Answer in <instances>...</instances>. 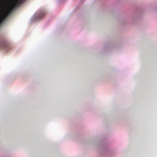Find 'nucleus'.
<instances>
[{"instance_id":"nucleus-2","label":"nucleus","mask_w":157,"mask_h":157,"mask_svg":"<svg viewBox=\"0 0 157 157\" xmlns=\"http://www.w3.org/2000/svg\"><path fill=\"white\" fill-rule=\"evenodd\" d=\"M23 0H13L11 5L13 6L10 7L11 10H13L14 8L18 6Z\"/></svg>"},{"instance_id":"nucleus-3","label":"nucleus","mask_w":157,"mask_h":157,"mask_svg":"<svg viewBox=\"0 0 157 157\" xmlns=\"http://www.w3.org/2000/svg\"><path fill=\"white\" fill-rule=\"evenodd\" d=\"M42 17H43V16L45 14V13H43V14L42 13Z\"/></svg>"},{"instance_id":"nucleus-1","label":"nucleus","mask_w":157,"mask_h":157,"mask_svg":"<svg viewBox=\"0 0 157 157\" xmlns=\"http://www.w3.org/2000/svg\"><path fill=\"white\" fill-rule=\"evenodd\" d=\"M11 6L8 8V10L5 13H3L2 15H0V25L4 21L7 15L13 10H11L10 7L13 6L11 5Z\"/></svg>"}]
</instances>
